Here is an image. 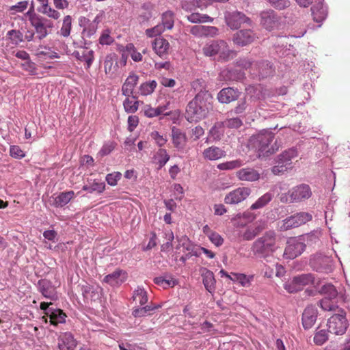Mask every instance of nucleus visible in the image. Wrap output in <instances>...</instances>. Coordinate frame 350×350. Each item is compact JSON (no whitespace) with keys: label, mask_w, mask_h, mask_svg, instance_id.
Listing matches in <instances>:
<instances>
[{"label":"nucleus","mask_w":350,"mask_h":350,"mask_svg":"<svg viewBox=\"0 0 350 350\" xmlns=\"http://www.w3.org/2000/svg\"><path fill=\"white\" fill-rule=\"evenodd\" d=\"M45 314L49 317L51 323L54 325L64 323L66 317V314L60 309L50 308Z\"/></svg>","instance_id":"473e14b6"},{"label":"nucleus","mask_w":350,"mask_h":350,"mask_svg":"<svg viewBox=\"0 0 350 350\" xmlns=\"http://www.w3.org/2000/svg\"><path fill=\"white\" fill-rule=\"evenodd\" d=\"M297 157V151L295 148H289L280 154L276 159L278 165H274L271 171L275 175L284 173L287 170V165L291 164V160Z\"/></svg>","instance_id":"1a4fd4ad"},{"label":"nucleus","mask_w":350,"mask_h":350,"mask_svg":"<svg viewBox=\"0 0 350 350\" xmlns=\"http://www.w3.org/2000/svg\"><path fill=\"white\" fill-rule=\"evenodd\" d=\"M274 69L272 64L266 60L255 62L252 66V76L254 79L261 80L273 75Z\"/></svg>","instance_id":"f8f14e48"},{"label":"nucleus","mask_w":350,"mask_h":350,"mask_svg":"<svg viewBox=\"0 0 350 350\" xmlns=\"http://www.w3.org/2000/svg\"><path fill=\"white\" fill-rule=\"evenodd\" d=\"M202 0H183L181 3L182 8L187 12H193L196 8L203 7Z\"/></svg>","instance_id":"37998d69"},{"label":"nucleus","mask_w":350,"mask_h":350,"mask_svg":"<svg viewBox=\"0 0 350 350\" xmlns=\"http://www.w3.org/2000/svg\"><path fill=\"white\" fill-rule=\"evenodd\" d=\"M311 196V189L310 186L306 184L297 185L287 193H278L280 201L285 204L300 202L308 199Z\"/></svg>","instance_id":"39448f33"},{"label":"nucleus","mask_w":350,"mask_h":350,"mask_svg":"<svg viewBox=\"0 0 350 350\" xmlns=\"http://www.w3.org/2000/svg\"><path fill=\"white\" fill-rule=\"evenodd\" d=\"M72 27V17L70 15L66 16L63 19L62 26L60 29V35L63 37H68L70 33Z\"/></svg>","instance_id":"8fccbe9b"},{"label":"nucleus","mask_w":350,"mask_h":350,"mask_svg":"<svg viewBox=\"0 0 350 350\" xmlns=\"http://www.w3.org/2000/svg\"><path fill=\"white\" fill-rule=\"evenodd\" d=\"M90 183L93 192L101 193L105 189V183L100 180L94 179L92 181H90Z\"/></svg>","instance_id":"13d9d810"},{"label":"nucleus","mask_w":350,"mask_h":350,"mask_svg":"<svg viewBox=\"0 0 350 350\" xmlns=\"http://www.w3.org/2000/svg\"><path fill=\"white\" fill-rule=\"evenodd\" d=\"M208 237L210 241L216 246L222 245L224 242L222 237L217 232H210V233L208 234Z\"/></svg>","instance_id":"774afa93"},{"label":"nucleus","mask_w":350,"mask_h":350,"mask_svg":"<svg viewBox=\"0 0 350 350\" xmlns=\"http://www.w3.org/2000/svg\"><path fill=\"white\" fill-rule=\"evenodd\" d=\"M237 64L238 66L241 67L245 69H250V74L252 72V66L255 64V62H251L249 59L247 58H241L237 60Z\"/></svg>","instance_id":"69168bd1"},{"label":"nucleus","mask_w":350,"mask_h":350,"mask_svg":"<svg viewBox=\"0 0 350 350\" xmlns=\"http://www.w3.org/2000/svg\"><path fill=\"white\" fill-rule=\"evenodd\" d=\"M237 89H221L217 94L218 100L222 103H229L239 98Z\"/></svg>","instance_id":"c756f323"},{"label":"nucleus","mask_w":350,"mask_h":350,"mask_svg":"<svg viewBox=\"0 0 350 350\" xmlns=\"http://www.w3.org/2000/svg\"><path fill=\"white\" fill-rule=\"evenodd\" d=\"M190 33L197 37L215 36L219 33L217 27L214 26L194 25L191 27Z\"/></svg>","instance_id":"6ab92c4d"},{"label":"nucleus","mask_w":350,"mask_h":350,"mask_svg":"<svg viewBox=\"0 0 350 350\" xmlns=\"http://www.w3.org/2000/svg\"><path fill=\"white\" fill-rule=\"evenodd\" d=\"M273 198V195L270 193H266L260 198H259L254 204L250 206V209L256 210L261 208L267 205Z\"/></svg>","instance_id":"49530a36"},{"label":"nucleus","mask_w":350,"mask_h":350,"mask_svg":"<svg viewBox=\"0 0 350 350\" xmlns=\"http://www.w3.org/2000/svg\"><path fill=\"white\" fill-rule=\"evenodd\" d=\"M75 196L73 191L61 192L57 196L52 197L53 201L51 204L56 208H62L68 204Z\"/></svg>","instance_id":"bb28decb"},{"label":"nucleus","mask_w":350,"mask_h":350,"mask_svg":"<svg viewBox=\"0 0 350 350\" xmlns=\"http://www.w3.org/2000/svg\"><path fill=\"white\" fill-rule=\"evenodd\" d=\"M317 310L313 306H307L302 314V324L305 329L311 328L316 322Z\"/></svg>","instance_id":"b1692460"},{"label":"nucleus","mask_w":350,"mask_h":350,"mask_svg":"<svg viewBox=\"0 0 350 350\" xmlns=\"http://www.w3.org/2000/svg\"><path fill=\"white\" fill-rule=\"evenodd\" d=\"M310 263L317 271L327 272L330 270L332 260L328 256L319 254L314 256Z\"/></svg>","instance_id":"2eb2a0df"},{"label":"nucleus","mask_w":350,"mask_h":350,"mask_svg":"<svg viewBox=\"0 0 350 350\" xmlns=\"http://www.w3.org/2000/svg\"><path fill=\"white\" fill-rule=\"evenodd\" d=\"M203 53L206 57H213L216 55L224 61H228L233 58L236 52L229 49L227 42L223 40H212L207 42L202 48Z\"/></svg>","instance_id":"20e7f679"},{"label":"nucleus","mask_w":350,"mask_h":350,"mask_svg":"<svg viewBox=\"0 0 350 350\" xmlns=\"http://www.w3.org/2000/svg\"><path fill=\"white\" fill-rule=\"evenodd\" d=\"M116 144L113 142H107L103 144L98 154L101 157L110 154L116 148Z\"/></svg>","instance_id":"4d7b16f0"},{"label":"nucleus","mask_w":350,"mask_h":350,"mask_svg":"<svg viewBox=\"0 0 350 350\" xmlns=\"http://www.w3.org/2000/svg\"><path fill=\"white\" fill-rule=\"evenodd\" d=\"M127 273L122 269H116L112 273L105 276L103 282L112 286H119L126 281Z\"/></svg>","instance_id":"5701e85b"},{"label":"nucleus","mask_w":350,"mask_h":350,"mask_svg":"<svg viewBox=\"0 0 350 350\" xmlns=\"http://www.w3.org/2000/svg\"><path fill=\"white\" fill-rule=\"evenodd\" d=\"M334 299L324 297L320 301V306L324 311L338 312L341 313L342 309L339 308L337 304L333 300Z\"/></svg>","instance_id":"58836bf2"},{"label":"nucleus","mask_w":350,"mask_h":350,"mask_svg":"<svg viewBox=\"0 0 350 350\" xmlns=\"http://www.w3.org/2000/svg\"><path fill=\"white\" fill-rule=\"evenodd\" d=\"M284 288L285 290H286L287 292L290 293H294L301 291L294 278L291 281L286 282L284 284Z\"/></svg>","instance_id":"338daca9"},{"label":"nucleus","mask_w":350,"mask_h":350,"mask_svg":"<svg viewBox=\"0 0 350 350\" xmlns=\"http://www.w3.org/2000/svg\"><path fill=\"white\" fill-rule=\"evenodd\" d=\"M175 14L172 11L167 10L161 14V23L159 25L165 31L166 29L170 30L174 25Z\"/></svg>","instance_id":"e433bc0d"},{"label":"nucleus","mask_w":350,"mask_h":350,"mask_svg":"<svg viewBox=\"0 0 350 350\" xmlns=\"http://www.w3.org/2000/svg\"><path fill=\"white\" fill-rule=\"evenodd\" d=\"M321 294L325 295V297L335 299L338 295V291L335 286L332 284H326L323 285L319 291Z\"/></svg>","instance_id":"09e8293b"},{"label":"nucleus","mask_w":350,"mask_h":350,"mask_svg":"<svg viewBox=\"0 0 350 350\" xmlns=\"http://www.w3.org/2000/svg\"><path fill=\"white\" fill-rule=\"evenodd\" d=\"M278 247L276 232L269 230L252 243L251 250L255 256L266 258L275 252Z\"/></svg>","instance_id":"7ed1b4c3"},{"label":"nucleus","mask_w":350,"mask_h":350,"mask_svg":"<svg viewBox=\"0 0 350 350\" xmlns=\"http://www.w3.org/2000/svg\"><path fill=\"white\" fill-rule=\"evenodd\" d=\"M226 25L232 30L238 29L243 23L251 25L252 21L243 12L237 10L226 11L224 13Z\"/></svg>","instance_id":"9d476101"},{"label":"nucleus","mask_w":350,"mask_h":350,"mask_svg":"<svg viewBox=\"0 0 350 350\" xmlns=\"http://www.w3.org/2000/svg\"><path fill=\"white\" fill-rule=\"evenodd\" d=\"M312 219V215L306 212H300L291 215L278 223L280 231H287L297 228Z\"/></svg>","instance_id":"0eeeda50"},{"label":"nucleus","mask_w":350,"mask_h":350,"mask_svg":"<svg viewBox=\"0 0 350 350\" xmlns=\"http://www.w3.org/2000/svg\"><path fill=\"white\" fill-rule=\"evenodd\" d=\"M167 108V105L159 106L157 108H153L148 106L144 111V114L148 118H154L158 116L161 114H164L165 116L169 115V113H165V110Z\"/></svg>","instance_id":"a19ab883"},{"label":"nucleus","mask_w":350,"mask_h":350,"mask_svg":"<svg viewBox=\"0 0 350 350\" xmlns=\"http://www.w3.org/2000/svg\"><path fill=\"white\" fill-rule=\"evenodd\" d=\"M150 137L153 140H154L155 143L160 147L164 146L167 141L165 137L160 135L159 133L156 131H152L150 133Z\"/></svg>","instance_id":"680f3d73"},{"label":"nucleus","mask_w":350,"mask_h":350,"mask_svg":"<svg viewBox=\"0 0 350 350\" xmlns=\"http://www.w3.org/2000/svg\"><path fill=\"white\" fill-rule=\"evenodd\" d=\"M38 11L43 14L46 15L48 17L53 18L55 20H57L61 16L60 13L56 10L50 7L49 5H47L45 8H38Z\"/></svg>","instance_id":"5fc2aeb1"},{"label":"nucleus","mask_w":350,"mask_h":350,"mask_svg":"<svg viewBox=\"0 0 350 350\" xmlns=\"http://www.w3.org/2000/svg\"><path fill=\"white\" fill-rule=\"evenodd\" d=\"M328 339V334L324 329L317 332L314 337V342L317 345H322Z\"/></svg>","instance_id":"6e6d98bb"},{"label":"nucleus","mask_w":350,"mask_h":350,"mask_svg":"<svg viewBox=\"0 0 350 350\" xmlns=\"http://www.w3.org/2000/svg\"><path fill=\"white\" fill-rule=\"evenodd\" d=\"M256 33L251 29H241L237 31L232 37L234 44L244 46L251 44L256 38Z\"/></svg>","instance_id":"4468645a"},{"label":"nucleus","mask_w":350,"mask_h":350,"mask_svg":"<svg viewBox=\"0 0 350 350\" xmlns=\"http://www.w3.org/2000/svg\"><path fill=\"white\" fill-rule=\"evenodd\" d=\"M313 19L317 23L323 22L327 16V8L324 6L321 1L317 3L311 8Z\"/></svg>","instance_id":"c85d7f7f"},{"label":"nucleus","mask_w":350,"mask_h":350,"mask_svg":"<svg viewBox=\"0 0 350 350\" xmlns=\"http://www.w3.org/2000/svg\"><path fill=\"white\" fill-rule=\"evenodd\" d=\"M31 11H33V6L27 14L29 15V22L35 29L37 38L41 40L51 33V29L54 27V24L51 20L45 17L35 13L31 14Z\"/></svg>","instance_id":"423d86ee"},{"label":"nucleus","mask_w":350,"mask_h":350,"mask_svg":"<svg viewBox=\"0 0 350 350\" xmlns=\"http://www.w3.org/2000/svg\"><path fill=\"white\" fill-rule=\"evenodd\" d=\"M122 174L119 172H115L111 174H108L106 176V181L111 186H116L118 181L120 180Z\"/></svg>","instance_id":"bf43d9fd"},{"label":"nucleus","mask_w":350,"mask_h":350,"mask_svg":"<svg viewBox=\"0 0 350 350\" xmlns=\"http://www.w3.org/2000/svg\"><path fill=\"white\" fill-rule=\"evenodd\" d=\"M236 176L241 181L253 182L260 178V174L253 168L245 167L238 170Z\"/></svg>","instance_id":"a878e982"},{"label":"nucleus","mask_w":350,"mask_h":350,"mask_svg":"<svg viewBox=\"0 0 350 350\" xmlns=\"http://www.w3.org/2000/svg\"><path fill=\"white\" fill-rule=\"evenodd\" d=\"M226 151L217 146H212L205 148L202 152V157L206 161H216L225 157Z\"/></svg>","instance_id":"393cba45"},{"label":"nucleus","mask_w":350,"mask_h":350,"mask_svg":"<svg viewBox=\"0 0 350 350\" xmlns=\"http://www.w3.org/2000/svg\"><path fill=\"white\" fill-rule=\"evenodd\" d=\"M6 36L13 44L18 45L23 42V34L19 30L12 29L7 32Z\"/></svg>","instance_id":"de8ad7c7"},{"label":"nucleus","mask_w":350,"mask_h":350,"mask_svg":"<svg viewBox=\"0 0 350 350\" xmlns=\"http://www.w3.org/2000/svg\"><path fill=\"white\" fill-rule=\"evenodd\" d=\"M77 347V342L72 334L70 332L62 334L58 338V350H74Z\"/></svg>","instance_id":"4be33fe9"},{"label":"nucleus","mask_w":350,"mask_h":350,"mask_svg":"<svg viewBox=\"0 0 350 350\" xmlns=\"http://www.w3.org/2000/svg\"><path fill=\"white\" fill-rule=\"evenodd\" d=\"M154 282L164 289H166L169 287H174L176 285V281L172 278L165 279L162 276L156 277L154 279Z\"/></svg>","instance_id":"603ef678"},{"label":"nucleus","mask_w":350,"mask_h":350,"mask_svg":"<svg viewBox=\"0 0 350 350\" xmlns=\"http://www.w3.org/2000/svg\"><path fill=\"white\" fill-rule=\"evenodd\" d=\"M243 124L242 120L239 118H232L226 119L224 122L217 123L214 127L211 129V132L213 133V131L217 128L221 126L226 127L228 129H239Z\"/></svg>","instance_id":"c9c22d12"},{"label":"nucleus","mask_w":350,"mask_h":350,"mask_svg":"<svg viewBox=\"0 0 350 350\" xmlns=\"http://www.w3.org/2000/svg\"><path fill=\"white\" fill-rule=\"evenodd\" d=\"M187 20L192 23H203L213 22V18L206 14H201L198 12H192L187 16Z\"/></svg>","instance_id":"ea45409f"},{"label":"nucleus","mask_w":350,"mask_h":350,"mask_svg":"<svg viewBox=\"0 0 350 350\" xmlns=\"http://www.w3.org/2000/svg\"><path fill=\"white\" fill-rule=\"evenodd\" d=\"M38 291L46 299L56 300L57 295L55 286L48 280H40L38 282Z\"/></svg>","instance_id":"f3484780"},{"label":"nucleus","mask_w":350,"mask_h":350,"mask_svg":"<svg viewBox=\"0 0 350 350\" xmlns=\"http://www.w3.org/2000/svg\"><path fill=\"white\" fill-rule=\"evenodd\" d=\"M138 80L139 77L135 73H131L126 78L123 88H133L137 85Z\"/></svg>","instance_id":"0e129e2a"},{"label":"nucleus","mask_w":350,"mask_h":350,"mask_svg":"<svg viewBox=\"0 0 350 350\" xmlns=\"http://www.w3.org/2000/svg\"><path fill=\"white\" fill-rule=\"evenodd\" d=\"M202 276L206 289L210 293L213 292L215 289V279L213 273L205 269L202 273Z\"/></svg>","instance_id":"f704fd0d"},{"label":"nucleus","mask_w":350,"mask_h":350,"mask_svg":"<svg viewBox=\"0 0 350 350\" xmlns=\"http://www.w3.org/2000/svg\"><path fill=\"white\" fill-rule=\"evenodd\" d=\"M245 77V73L237 68H225L221 70L219 78L221 81H240Z\"/></svg>","instance_id":"aec40b11"},{"label":"nucleus","mask_w":350,"mask_h":350,"mask_svg":"<svg viewBox=\"0 0 350 350\" xmlns=\"http://www.w3.org/2000/svg\"><path fill=\"white\" fill-rule=\"evenodd\" d=\"M133 300L135 304L143 306L148 301V296L146 291L144 288L138 287L135 290L133 295Z\"/></svg>","instance_id":"79ce46f5"},{"label":"nucleus","mask_w":350,"mask_h":350,"mask_svg":"<svg viewBox=\"0 0 350 350\" xmlns=\"http://www.w3.org/2000/svg\"><path fill=\"white\" fill-rule=\"evenodd\" d=\"M306 247V245L295 238H290L287 241L284 256L286 258L294 259L299 256Z\"/></svg>","instance_id":"ddd939ff"},{"label":"nucleus","mask_w":350,"mask_h":350,"mask_svg":"<svg viewBox=\"0 0 350 350\" xmlns=\"http://www.w3.org/2000/svg\"><path fill=\"white\" fill-rule=\"evenodd\" d=\"M122 94L126 96L123 103L124 108L127 113H135L139 107V101L134 94L133 89H122Z\"/></svg>","instance_id":"dca6fc26"},{"label":"nucleus","mask_w":350,"mask_h":350,"mask_svg":"<svg viewBox=\"0 0 350 350\" xmlns=\"http://www.w3.org/2000/svg\"><path fill=\"white\" fill-rule=\"evenodd\" d=\"M79 25L83 27L81 33L83 39L91 38L95 34L97 29V27H95L94 24H91L90 20L85 17H81L79 18Z\"/></svg>","instance_id":"7c9ffc66"},{"label":"nucleus","mask_w":350,"mask_h":350,"mask_svg":"<svg viewBox=\"0 0 350 350\" xmlns=\"http://www.w3.org/2000/svg\"><path fill=\"white\" fill-rule=\"evenodd\" d=\"M126 51L129 52V56L135 62H139L142 61L143 57L142 53L137 51L133 43L126 44Z\"/></svg>","instance_id":"864d4df0"},{"label":"nucleus","mask_w":350,"mask_h":350,"mask_svg":"<svg viewBox=\"0 0 350 350\" xmlns=\"http://www.w3.org/2000/svg\"><path fill=\"white\" fill-rule=\"evenodd\" d=\"M170 155L167 150L163 148H160L154 155V162L158 165V169H161L170 160Z\"/></svg>","instance_id":"4c0bfd02"},{"label":"nucleus","mask_w":350,"mask_h":350,"mask_svg":"<svg viewBox=\"0 0 350 350\" xmlns=\"http://www.w3.org/2000/svg\"><path fill=\"white\" fill-rule=\"evenodd\" d=\"M278 23L275 12L272 10L263 11L260 13V24L267 30L271 31L277 26Z\"/></svg>","instance_id":"a211bd4d"},{"label":"nucleus","mask_w":350,"mask_h":350,"mask_svg":"<svg viewBox=\"0 0 350 350\" xmlns=\"http://www.w3.org/2000/svg\"><path fill=\"white\" fill-rule=\"evenodd\" d=\"M172 143L177 149H183L187 143L186 135L174 126L172 129Z\"/></svg>","instance_id":"2f4dec72"},{"label":"nucleus","mask_w":350,"mask_h":350,"mask_svg":"<svg viewBox=\"0 0 350 350\" xmlns=\"http://www.w3.org/2000/svg\"><path fill=\"white\" fill-rule=\"evenodd\" d=\"M252 190L247 187H238L229 193L224 198V202L226 204L235 205L246 200L251 194Z\"/></svg>","instance_id":"9b49d317"},{"label":"nucleus","mask_w":350,"mask_h":350,"mask_svg":"<svg viewBox=\"0 0 350 350\" xmlns=\"http://www.w3.org/2000/svg\"><path fill=\"white\" fill-rule=\"evenodd\" d=\"M154 5L150 2L143 3L138 11L137 20L140 24L150 21L153 16Z\"/></svg>","instance_id":"cd10ccee"},{"label":"nucleus","mask_w":350,"mask_h":350,"mask_svg":"<svg viewBox=\"0 0 350 350\" xmlns=\"http://www.w3.org/2000/svg\"><path fill=\"white\" fill-rule=\"evenodd\" d=\"M210 94L201 91L187 105L185 113L186 119L190 122H199L205 118L212 110V105L208 98Z\"/></svg>","instance_id":"f03ea898"},{"label":"nucleus","mask_w":350,"mask_h":350,"mask_svg":"<svg viewBox=\"0 0 350 350\" xmlns=\"http://www.w3.org/2000/svg\"><path fill=\"white\" fill-rule=\"evenodd\" d=\"M243 165V163L241 159H236L219 163L217 167L220 170H232L239 168Z\"/></svg>","instance_id":"a18cd8bd"},{"label":"nucleus","mask_w":350,"mask_h":350,"mask_svg":"<svg viewBox=\"0 0 350 350\" xmlns=\"http://www.w3.org/2000/svg\"><path fill=\"white\" fill-rule=\"evenodd\" d=\"M275 139L273 133L269 131L261 132L252 135L248 142V147L258 153V157H268L278 151L280 142Z\"/></svg>","instance_id":"f257e3e1"},{"label":"nucleus","mask_w":350,"mask_h":350,"mask_svg":"<svg viewBox=\"0 0 350 350\" xmlns=\"http://www.w3.org/2000/svg\"><path fill=\"white\" fill-rule=\"evenodd\" d=\"M10 154L11 157L15 159H22L25 157V154L18 146H11L10 148Z\"/></svg>","instance_id":"e2e57ef3"},{"label":"nucleus","mask_w":350,"mask_h":350,"mask_svg":"<svg viewBox=\"0 0 350 350\" xmlns=\"http://www.w3.org/2000/svg\"><path fill=\"white\" fill-rule=\"evenodd\" d=\"M165 30L159 25H157L152 28L147 29L145 31L146 35L149 38H153L161 35Z\"/></svg>","instance_id":"052dcab7"},{"label":"nucleus","mask_w":350,"mask_h":350,"mask_svg":"<svg viewBox=\"0 0 350 350\" xmlns=\"http://www.w3.org/2000/svg\"><path fill=\"white\" fill-rule=\"evenodd\" d=\"M266 227L267 226L265 221H258L245 229L242 234V237L246 241L252 240L264 230Z\"/></svg>","instance_id":"412c9836"},{"label":"nucleus","mask_w":350,"mask_h":350,"mask_svg":"<svg viewBox=\"0 0 350 350\" xmlns=\"http://www.w3.org/2000/svg\"><path fill=\"white\" fill-rule=\"evenodd\" d=\"M152 47L157 55L162 56L167 52L170 44L165 38L159 37L155 38L152 42Z\"/></svg>","instance_id":"72a5a7b5"},{"label":"nucleus","mask_w":350,"mask_h":350,"mask_svg":"<svg viewBox=\"0 0 350 350\" xmlns=\"http://www.w3.org/2000/svg\"><path fill=\"white\" fill-rule=\"evenodd\" d=\"M293 278L296 283H297L300 290H302L305 286L312 284L314 280L312 274H302Z\"/></svg>","instance_id":"c03bdc74"},{"label":"nucleus","mask_w":350,"mask_h":350,"mask_svg":"<svg viewBox=\"0 0 350 350\" xmlns=\"http://www.w3.org/2000/svg\"><path fill=\"white\" fill-rule=\"evenodd\" d=\"M327 325L329 332L335 335H343L348 327L345 312L341 310V313L332 316L328 319Z\"/></svg>","instance_id":"6e6552de"},{"label":"nucleus","mask_w":350,"mask_h":350,"mask_svg":"<svg viewBox=\"0 0 350 350\" xmlns=\"http://www.w3.org/2000/svg\"><path fill=\"white\" fill-rule=\"evenodd\" d=\"M94 51L92 50L83 49L81 51L80 62L86 64V68H89L94 61Z\"/></svg>","instance_id":"3c124183"}]
</instances>
